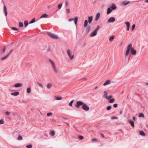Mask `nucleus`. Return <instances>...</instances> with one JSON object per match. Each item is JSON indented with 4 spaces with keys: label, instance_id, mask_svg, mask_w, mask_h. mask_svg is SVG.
<instances>
[{
    "label": "nucleus",
    "instance_id": "obj_30",
    "mask_svg": "<svg viewBox=\"0 0 148 148\" xmlns=\"http://www.w3.org/2000/svg\"><path fill=\"white\" fill-rule=\"evenodd\" d=\"M23 139V138L22 136L21 135H19L18 136V138H17V140H21Z\"/></svg>",
    "mask_w": 148,
    "mask_h": 148
},
{
    "label": "nucleus",
    "instance_id": "obj_57",
    "mask_svg": "<svg viewBox=\"0 0 148 148\" xmlns=\"http://www.w3.org/2000/svg\"><path fill=\"white\" fill-rule=\"evenodd\" d=\"M101 135L103 137H104V135H103V134H101Z\"/></svg>",
    "mask_w": 148,
    "mask_h": 148
},
{
    "label": "nucleus",
    "instance_id": "obj_7",
    "mask_svg": "<svg viewBox=\"0 0 148 148\" xmlns=\"http://www.w3.org/2000/svg\"><path fill=\"white\" fill-rule=\"evenodd\" d=\"M13 50L12 49L11 50L10 52H9V53L7 55L1 58V60H4L6 59L10 55V54L12 52Z\"/></svg>",
    "mask_w": 148,
    "mask_h": 148
},
{
    "label": "nucleus",
    "instance_id": "obj_2",
    "mask_svg": "<svg viewBox=\"0 0 148 148\" xmlns=\"http://www.w3.org/2000/svg\"><path fill=\"white\" fill-rule=\"evenodd\" d=\"M130 52L133 55H135L136 54V50L134 49L132 47V44H129L127 47V50L126 51L125 56H128L130 54Z\"/></svg>",
    "mask_w": 148,
    "mask_h": 148
},
{
    "label": "nucleus",
    "instance_id": "obj_34",
    "mask_svg": "<svg viewBox=\"0 0 148 148\" xmlns=\"http://www.w3.org/2000/svg\"><path fill=\"white\" fill-rule=\"evenodd\" d=\"M19 27H23V25L22 23L20 22L19 23Z\"/></svg>",
    "mask_w": 148,
    "mask_h": 148
},
{
    "label": "nucleus",
    "instance_id": "obj_31",
    "mask_svg": "<svg viewBox=\"0 0 148 148\" xmlns=\"http://www.w3.org/2000/svg\"><path fill=\"white\" fill-rule=\"evenodd\" d=\"M50 134L51 136H53L55 135L54 131L53 130H51L50 132Z\"/></svg>",
    "mask_w": 148,
    "mask_h": 148
},
{
    "label": "nucleus",
    "instance_id": "obj_32",
    "mask_svg": "<svg viewBox=\"0 0 148 148\" xmlns=\"http://www.w3.org/2000/svg\"><path fill=\"white\" fill-rule=\"evenodd\" d=\"M35 22V18H33L31 21H30L29 23L31 24L34 23Z\"/></svg>",
    "mask_w": 148,
    "mask_h": 148
},
{
    "label": "nucleus",
    "instance_id": "obj_47",
    "mask_svg": "<svg viewBox=\"0 0 148 148\" xmlns=\"http://www.w3.org/2000/svg\"><path fill=\"white\" fill-rule=\"evenodd\" d=\"M3 52L2 53H3L5 51V50L6 49L5 46H4L3 47Z\"/></svg>",
    "mask_w": 148,
    "mask_h": 148
},
{
    "label": "nucleus",
    "instance_id": "obj_40",
    "mask_svg": "<svg viewBox=\"0 0 148 148\" xmlns=\"http://www.w3.org/2000/svg\"><path fill=\"white\" fill-rule=\"evenodd\" d=\"M37 84L40 87L43 88V85H42V84H41L40 83H37Z\"/></svg>",
    "mask_w": 148,
    "mask_h": 148
},
{
    "label": "nucleus",
    "instance_id": "obj_8",
    "mask_svg": "<svg viewBox=\"0 0 148 148\" xmlns=\"http://www.w3.org/2000/svg\"><path fill=\"white\" fill-rule=\"evenodd\" d=\"M74 20V23L75 25L77 24V23L78 21L77 17H76L74 19V18H71L69 20V22L72 21Z\"/></svg>",
    "mask_w": 148,
    "mask_h": 148
},
{
    "label": "nucleus",
    "instance_id": "obj_59",
    "mask_svg": "<svg viewBox=\"0 0 148 148\" xmlns=\"http://www.w3.org/2000/svg\"><path fill=\"white\" fill-rule=\"evenodd\" d=\"M97 88H98V87H97H97H96L95 88V89H97Z\"/></svg>",
    "mask_w": 148,
    "mask_h": 148
},
{
    "label": "nucleus",
    "instance_id": "obj_33",
    "mask_svg": "<svg viewBox=\"0 0 148 148\" xmlns=\"http://www.w3.org/2000/svg\"><path fill=\"white\" fill-rule=\"evenodd\" d=\"M24 24L25 27H26L28 25V23L26 21H24Z\"/></svg>",
    "mask_w": 148,
    "mask_h": 148
},
{
    "label": "nucleus",
    "instance_id": "obj_16",
    "mask_svg": "<svg viewBox=\"0 0 148 148\" xmlns=\"http://www.w3.org/2000/svg\"><path fill=\"white\" fill-rule=\"evenodd\" d=\"M100 16V14L99 13H98L96 15L95 17V20L97 21L99 19Z\"/></svg>",
    "mask_w": 148,
    "mask_h": 148
},
{
    "label": "nucleus",
    "instance_id": "obj_50",
    "mask_svg": "<svg viewBox=\"0 0 148 148\" xmlns=\"http://www.w3.org/2000/svg\"><path fill=\"white\" fill-rule=\"evenodd\" d=\"M118 118L116 116H112L111 119H117Z\"/></svg>",
    "mask_w": 148,
    "mask_h": 148
},
{
    "label": "nucleus",
    "instance_id": "obj_51",
    "mask_svg": "<svg viewBox=\"0 0 148 148\" xmlns=\"http://www.w3.org/2000/svg\"><path fill=\"white\" fill-rule=\"evenodd\" d=\"M66 11L67 13H69L70 12V10L69 9H66Z\"/></svg>",
    "mask_w": 148,
    "mask_h": 148
},
{
    "label": "nucleus",
    "instance_id": "obj_22",
    "mask_svg": "<svg viewBox=\"0 0 148 148\" xmlns=\"http://www.w3.org/2000/svg\"><path fill=\"white\" fill-rule=\"evenodd\" d=\"M4 9L5 15L6 16L7 15V10L6 7L5 5H4Z\"/></svg>",
    "mask_w": 148,
    "mask_h": 148
},
{
    "label": "nucleus",
    "instance_id": "obj_37",
    "mask_svg": "<svg viewBox=\"0 0 148 148\" xmlns=\"http://www.w3.org/2000/svg\"><path fill=\"white\" fill-rule=\"evenodd\" d=\"M11 29L14 31H16V30H18L15 27H11Z\"/></svg>",
    "mask_w": 148,
    "mask_h": 148
},
{
    "label": "nucleus",
    "instance_id": "obj_24",
    "mask_svg": "<svg viewBox=\"0 0 148 148\" xmlns=\"http://www.w3.org/2000/svg\"><path fill=\"white\" fill-rule=\"evenodd\" d=\"M88 23V21L86 20H85L84 21V27H87Z\"/></svg>",
    "mask_w": 148,
    "mask_h": 148
},
{
    "label": "nucleus",
    "instance_id": "obj_23",
    "mask_svg": "<svg viewBox=\"0 0 148 148\" xmlns=\"http://www.w3.org/2000/svg\"><path fill=\"white\" fill-rule=\"evenodd\" d=\"M19 94V92H16L14 93H12L11 95H12L14 96H17Z\"/></svg>",
    "mask_w": 148,
    "mask_h": 148
},
{
    "label": "nucleus",
    "instance_id": "obj_26",
    "mask_svg": "<svg viewBox=\"0 0 148 148\" xmlns=\"http://www.w3.org/2000/svg\"><path fill=\"white\" fill-rule=\"evenodd\" d=\"M55 99L56 100H61L62 99V97H55Z\"/></svg>",
    "mask_w": 148,
    "mask_h": 148
},
{
    "label": "nucleus",
    "instance_id": "obj_21",
    "mask_svg": "<svg viewBox=\"0 0 148 148\" xmlns=\"http://www.w3.org/2000/svg\"><path fill=\"white\" fill-rule=\"evenodd\" d=\"M130 1H124L122 2V4H123L124 5H126L129 3H130Z\"/></svg>",
    "mask_w": 148,
    "mask_h": 148
},
{
    "label": "nucleus",
    "instance_id": "obj_54",
    "mask_svg": "<svg viewBox=\"0 0 148 148\" xmlns=\"http://www.w3.org/2000/svg\"><path fill=\"white\" fill-rule=\"evenodd\" d=\"M132 119H133L134 121H135V120L136 118H135V117H133Z\"/></svg>",
    "mask_w": 148,
    "mask_h": 148
},
{
    "label": "nucleus",
    "instance_id": "obj_13",
    "mask_svg": "<svg viewBox=\"0 0 148 148\" xmlns=\"http://www.w3.org/2000/svg\"><path fill=\"white\" fill-rule=\"evenodd\" d=\"M52 85L51 83H49L47 84L46 87L47 89H49L52 87Z\"/></svg>",
    "mask_w": 148,
    "mask_h": 148
},
{
    "label": "nucleus",
    "instance_id": "obj_27",
    "mask_svg": "<svg viewBox=\"0 0 148 148\" xmlns=\"http://www.w3.org/2000/svg\"><path fill=\"white\" fill-rule=\"evenodd\" d=\"M114 36H110L109 38V40L110 41H112L114 39Z\"/></svg>",
    "mask_w": 148,
    "mask_h": 148
},
{
    "label": "nucleus",
    "instance_id": "obj_19",
    "mask_svg": "<svg viewBox=\"0 0 148 148\" xmlns=\"http://www.w3.org/2000/svg\"><path fill=\"white\" fill-rule=\"evenodd\" d=\"M88 22L89 23H90L92 20V16H88Z\"/></svg>",
    "mask_w": 148,
    "mask_h": 148
},
{
    "label": "nucleus",
    "instance_id": "obj_35",
    "mask_svg": "<svg viewBox=\"0 0 148 148\" xmlns=\"http://www.w3.org/2000/svg\"><path fill=\"white\" fill-rule=\"evenodd\" d=\"M27 93H29L31 92V88H28L27 89Z\"/></svg>",
    "mask_w": 148,
    "mask_h": 148
},
{
    "label": "nucleus",
    "instance_id": "obj_12",
    "mask_svg": "<svg viewBox=\"0 0 148 148\" xmlns=\"http://www.w3.org/2000/svg\"><path fill=\"white\" fill-rule=\"evenodd\" d=\"M111 83V81L110 80H107L103 84V86H106L110 84Z\"/></svg>",
    "mask_w": 148,
    "mask_h": 148
},
{
    "label": "nucleus",
    "instance_id": "obj_25",
    "mask_svg": "<svg viewBox=\"0 0 148 148\" xmlns=\"http://www.w3.org/2000/svg\"><path fill=\"white\" fill-rule=\"evenodd\" d=\"M90 29V26H88L86 28V31L87 32H89Z\"/></svg>",
    "mask_w": 148,
    "mask_h": 148
},
{
    "label": "nucleus",
    "instance_id": "obj_53",
    "mask_svg": "<svg viewBox=\"0 0 148 148\" xmlns=\"http://www.w3.org/2000/svg\"><path fill=\"white\" fill-rule=\"evenodd\" d=\"M99 26H98L97 27V28L95 29V31H96L97 32V31H98V29H99Z\"/></svg>",
    "mask_w": 148,
    "mask_h": 148
},
{
    "label": "nucleus",
    "instance_id": "obj_29",
    "mask_svg": "<svg viewBox=\"0 0 148 148\" xmlns=\"http://www.w3.org/2000/svg\"><path fill=\"white\" fill-rule=\"evenodd\" d=\"M140 134L142 136H145V134L143 131H140Z\"/></svg>",
    "mask_w": 148,
    "mask_h": 148
},
{
    "label": "nucleus",
    "instance_id": "obj_11",
    "mask_svg": "<svg viewBox=\"0 0 148 148\" xmlns=\"http://www.w3.org/2000/svg\"><path fill=\"white\" fill-rule=\"evenodd\" d=\"M97 34V32L96 31L94 30L93 32H92L90 35L91 37L94 36L96 35Z\"/></svg>",
    "mask_w": 148,
    "mask_h": 148
},
{
    "label": "nucleus",
    "instance_id": "obj_18",
    "mask_svg": "<svg viewBox=\"0 0 148 148\" xmlns=\"http://www.w3.org/2000/svg\"><path fill=\"white\" fill-rule=\"evenodd\" d=\"M22 86V84L21 83H17L16 84L14 85L15 87L16 88L20 87Z\"/></svg>",
    "mask_w": 148,
    "mask_h": 148
},
{
    "label": "nucleus",
    "instance_id": "obj_38",
    "mask_svg": "<svg viewBox=\"0 0 148 148\" xmlns=\"http://www.w3.org/2000/svg\"><path fill=\"white\" fill-rule=\"evenodd\" d=\"M74 100H72L69 103V105L70 106H72V104Z\"/></svg>",
    "mask_w": 148,
    "mask_h": 148
},
{
    "label": "nucleus",
    "instance_id": "obj_28",
    "mask_svg": "<svg viewBox=\"0 0 148 148\" xmlns=\"http://www.w3.org/2000/svg\"><path fill=\"white\" fill-rule=\"evenodd\" d=\"M138 116L139 117H142V118H144L145 117L144 115V114L143 113L139 114L138 115Z\"/></svg>",
    "mask_w": 148,
    "mask_h": 148
},
{
    "label": "nucleus",
    "instance_id": "obj_55",
    "mask_svg": "<svg viewBox=\"0 0 148 148\" xmlns=\"http://www.w3.org/2000/svg\"><path fill=\"white\" fill-rule=\"evenodd\" d=\"M145 2L146 3H148V0H145Z\"/></svg>",
    "mask_w": 148,
    "mask_h": 148
},
{
    "label": "nucleus",
    "instance_id": "obj_15",
    "mask_svg": "<svg viewBox=\"0 0 148 148\" xmlns=\"http://www.w3.org/2000/svg\"><path fill=\"white\" fill-rule=\"evenodd\" d=\"M48 15L46 14H44L40 17V18H47L48 17Z\"/></svg>",
    "mask_w": 148,
    "mask_h": 148
},
{
    "label": "nucleus",
    "instance_id": "obj_52",
    "mask_svg": "<svg viewBox=\"0 0 148 148\" xmlns=\"http://www.w3.org/2000/svg\"><path fill=\"white\" fill-rule=\"evenodd\" d=\"M5 113L6 115H9L10 114V112H7V111Z\"/></svg>",
    "mask_w": 148,
    "mask_h": 148
},
{
    "label": "nucleus",
    "instance_id": "obj_39",
    "mask_svg": "<svg viewBox=\"0 0 148 148\" xmlns=\"http://www.w3.org/2000/svg\"><path fill=\"white\" fill-rule=\"evenodd\" d=\"M135 24H133L132 27V30L133 31L134 29L135 28Z\"/></svg>",
    "mask_w": 148,
    "mask_h": 148
},
{
    "label": "nucleus",
    "instance_id": "obj_4",
    "mask_svg": "<svg viewBox=\"0 0 148 148\" xmlns=\"http://www.w3.org/2000/svg\"><path fill=\"white\" fill-rule=\"evenodd\" d=\"M49 62L51 65L52 67L56 73H57V71L56 68L55 64L54 62L51 59L49 60Z\"/></svg>",
    "mask_w": 148,
    "mask_h": 148
},
{
    "label": "nucleus",
    "instance_id": "obj_17",
    "mask_svg": "<svg viewBox=\"0 0 148 148\" xmlns=\"http://www.w3.org/2000/svg\"><path fill=\"white\" fill-rule=\"evenodd\" d=\"M110 8L113 10H114L116 8V7L114 4L113 3L111 7Z\"/></svg>",
    "mask_w": 148,
    "mask_h": 148
},
{
    "label": "nucleus",
    "instance_id": "obj_58",
    "mask_svg": "<svg viewBox=\"0 0 148 148\" xmlns=\"http://www.w3.org/2000/svg\"><path fill=\"white\" fill-rule=\"evenodd\" d=\"M146 84L148 86V83H147Z\"/></svg>",
    "mask_w": 148,
    "mask_h": 148
},
{
    "label": "nucleus",
    "instance_id": "obj_20",
    "mask_svg": "<svg viewBox=\"0 0 148 148\" xmlns=\"http://www.w3.org/2000/svg\"><path fill=\"white\" fill-rule=\"evenodd\" d=\"M128 122L130 123L132 127H134V122L133 121L129 120H128Z\"/></svg>",
    "mask_w": 148,
    "mask_h": 148
},
{
    "label": "nucleus",
    "instance_id": "obj_44",
    "mask_svg": "<svg viewBox=\"0 0 148 148\" xmlns=\"http://www.w3.org/2000/svg\"><path fill=\"white\" fill-rule=\"evenodd\" d=\"M62 4H59L58 5V8L59 9H60L62 6Z\"/></svg>",
    "mask_w": 148,
    "mask_h": 148
},
{
    "label": "nucleus",
    "instance_id": "obj_5",
    "mask_svg": "<svg viewBox=\"0 0 148 148\" xmlns=\"http://www.w3.org/2000/svg\"><path fill=\"white\" fill-rule=\"evenodd\" d=\"M47 34L51 38L56 39L58 38V36L55 34H53L50 32H48Z\"/></svg>",
    "mask_w": 148,
    "mask_h": 148
},
{
    "label": "nucleus",
    "instance_id": "obj_36",
    "mask_svg": "<svg viewBox=\"0 0 148 148\" xmlns=\"http://www.w3.org/2000/svg\"><path fill=\"white\" fill-rule=\"evenodd\" d=\"M112 106H108L106 108V110H110L111 109Z\"/></svg>",
    "mask_w": 148,
    "mask_h": 148
},
{
    "label": "nucleus",
    "instance_id": "obj_3",
    "mask_svg": "<svg viewBox=\"0 0 148 148\" xmlns=\"http://www.w3.org/2000/svg\"><path fill=\"white\" fill-rule=\"evenodd\" d=\"M103 97L104 98L106 99L107 100H110L109 102L110 103H113L115 101V99L114 98L112 99H110L111 98H112L113 97V96L112 95H110L109 96H107V92L105 91L103 92Z\"/></svg>",
    "mask_w": 148,
    "mask_h": 148
},
{
    "label": "nucleus",
    "instance_id": "obj_42",
    "mask_svg": "<svg viewBox=\"0 0 148 148\" xmlns=\"http://www.w3.org/2000/svg\"><path fill=\"white\" fill-rule=\"evenodd\" d=\"M92 141L97 142L98 141V139L97 138H95L92 139Z\"/></svg>",
    "mask_w": 148,
    "mask_h": 148
},
{
    "label": "nucleus",
    "instance_id": "obj_48",
    "mask_svg": "<svg viewBox=\"0 0 148 148\" xmlns=\"http://www.w3.org/2000/svg\"><path fill=\"white\" fill-rule=\"evenodd\" d=\"M52 115V113L51 112H49L47 114V116H49L51 115Z\"/></svg>",
    "mask_w": 148,
    "mask_h": 148
},
{
    "label": "nucleus",
    "instance_id": "obj_10",
    "mask_svg": "<svg viewBox=\"0 0 148 148\" xmlns=\"http://www.w3.org/2000/svg\"><path fill=\"white\" fill-rule=\"evenodd\" d=\"M125 23L126 25L127 26V31H128L129 30L130 27V23L128 22H127Z\"/></svg>",
    "mask_w": 148,
    "mask_h": 148
},
{
    "label": "nucleus",
    "instance_id": "obj_9",
    "mask_svg": "<svg viewBox=\"0 0 148 148\" xmlns=\"http://www.w3.org/2000/svg\"><path fill=\"white\" fill-rule=\"evenodd\" d=\"M115 21V18L114 17H111L109 18L108 20V23H113Z\"/></svg>",
    "mask_w": 148,
    "mask_h": 148
},
{
    "label": "nucleus",
    "instance_id": "obj_1",
    "mask_svg": "<svg viewBox=\"0 0 148 148\" xmlns=\"http://www.w3.org/2000/svg\"><path fill=\"white\" fill-rule=\"evenodd\" d=\"M81 106H82V108L84 110L88 111L89 109V107L86 103L81 101H77L75 106L77 108H79Z\"/></svg>",
    "mask_w": 148,
    "mask_h": 148
},
{
    "label": "nucleus",
    "instance_id": "obj_46",
    "mask_svg": "<svg viewBox=\"0 0 148 148\" xmlns=\"http://www.w3.org/2000/svg\"><path fill=\"white\" fill-rule=\"evenodd\" d=\"M79 138L81 140H82L84 138V137L83 136H79Z\"/></svg>",
    "mask_w": 148,
    "mask_h": 148
},
{
    "label": "nucleus",
    "instance_id": "obj_6",
    "mask_svg": "<svg viewBox=\"0 0 148 148\" xmlns=\"http://www.w3.org/2000/svg\"><path fill=\"white\" fill-rule=\"evenodd\" d=\"M67 53L70 60H72L73 58L74 55H72L71 54V51L69 49H68L67 50Z\"/></svg>",
    "mask_w": 148,
    "mask_h": 148
},
{
    "label": "nucleus",
    "instance_id": "obj_45",
    "mask_svg": "<svg viewBox=\"0 0 148 148\" xmlns=\"http://www.w3.org/2000/svg\"><path fill=\"white\" fill-rule=\"evenodd\" d=\"M4 121L3 119H1L0 120V124H3Z\"/></svg>",
    "mask_w": 148,
    "mask_h": 148
},
{
    "label": "nucleus",
    "instance_id": "obj_43",
    "mask_svg": "<svg viewBox=\"0 0 148 148\" xmlns=\"http://www.w3.org/2000/svg\"><path fill=\"white\" fill-rule=\"evenodd\" d=\"M26 147L27 148H31L32 147V145H27Z\"/></svg>",
    "mask_w": 148,
    "mask_h": 148
},
{
    "label": "nucleus",
    "instance_id": "obj_14",
    "mask_svg": "<svg viewBox=\"0 0 148 148\" xmlns=\"http://www.w3.org/2000/svg\"><path fill=\"white\" fill-rule=\"evenodd\" d=\"M112 11V10L111 8H108L107 11V14H108L111 12Z\"/></svg>",
    "mask_w": 148,
    "mask_h": 148
},
{
    "label": "nucleus",
    "instance_id": "obj_56",
    "mask_svg": "<svg viewBox=\"0 0 148 148\" xmlns=\"http://www.w3.org/2000/svg\"><path fill=\"white\" fill-rule=\"evenodd\" d=\"M65 4L66 6L68 4V2H66L65 3Z\"/></svg>",
    "mask_w": 148,
    "mask_h": 148
},
{
    "label": "nucleus",
    "instance_id": "obj_49",
    "mask_svg": "<svg viewBox=\"0 0 148 148\" xmlns=\"http://www.w3.org/2000/svg\"><path fill=\"white\" fill-rule=\"evenodd\" d=\"M113 106L114 108H116L117 107L118 105L116 103H115L113 104Z\"/></svg>",
    "mask_w": 148,
    "mask_h": 148
},
{
    "label": "nucleus",
    "instance_id": "obj_41",
    "mask_svg": "<svg viewBox=\"0 0 148 148\" xmlns=\"http://www.w3.org/2000/svg\"><path fill=\"white\" fill-rule=\"evenodd\" d=\"M81 79L84 81H86L87 80V79L86 77H83Z\"/></svg>",
    "mask_w": 148,
    "mask_h": 148
}]
</instances>
